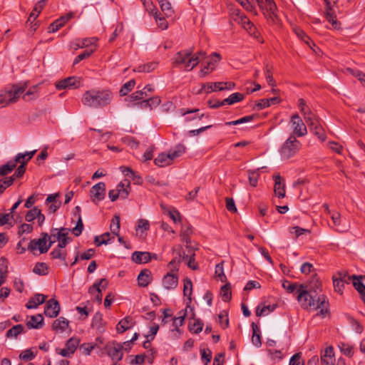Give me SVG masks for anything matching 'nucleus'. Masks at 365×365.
<instances>
[{
    "instance_id": "obj_29",
    "label": "nucleus",
    "mask_w": 365,
    "mask_h": 365,
    "mask_svg": "<svg viewBox=\"0 0 365 365\" xmlns=\"http://www.w3.org/2000/svg\"><path fill=\"white\" fill-rule=\"evenodd\" d=\"M69 230L67 228L61 227L60 232H58L57 240L58 241V247L59 248H64L68 242V235Z\"/></svg>"
},
{
    "instance_id": "obj_38",
    "label": "nucleus",
    "mask_w": 365,
    "mask_h": 365,
    "mask_svg": "<svg viewBox=\"0 0 365 365\" xmlns=\"http://www.w3.org/2000/svg\"><path fill=\"white\" fill-rule=\"evenodd\" d=\"M277 307V304H269L264 305L262 307L258 306L256 309V315L257 317H261L262 315H266L272 312H273Z\"/></svg>"
},
{
    "instance_id": "obj_20",
    "label": "nucleus",
    "mask_w": 365,
    "mask_h": 365,
    "mask_svg": "<svg viewBox=\"0 0 365 365\" xmlns=\"http://www.w3.org/2000/svg\"><path fill=\"white\" fill-rule=\"evenodd\" d=\"M335 358L334 350L331 346L327 347L324 354L321 356L322 365H334Z\"/></svg>"
},
{
    "instance_id": "obj_33",
    "label": "nucleus",
    "mask_w": 365,
    "mask_h": 365,
    "mask_svg": "<svg viewBox=\"0 0 365 365\" xmlns=\"http://www.w3.org/2000/svg\"><path fill=\"white\" fill-rule=\"evenodd\" d=\"M227 83L217 82V83H209L207 86L204 85L203 88L205 89L206 93H210L215 90L223 91L227 88L225 86Z\"/></svg>"
},
{
    "instance_id": "obj_14",
    "label": "nucleus",
    "mask_w": 365,
    "mask_h": 365,
    "mask_svg": "<svg viewBox=\"0 0 365 365\" xmlns=\"http://www.w3.org/2000/svg\"><path fill=\"white\" fill-rule=\"evenodd\" d=\"M96 38H77L71 44V48L75 50L86 48L96 43Z\"/></svg>"
},
{
    "instance_id": "obj_8",
    "label": "nucleus",
    "mask_w": 365,
    "mask_h": 365,
    "mask_svg": "<svg viewBox=\"0 0 365 365\" xmlns=\"http://www.w3.org/2000/svg\"><path fill=\"white\" fill-rule=\"evenodd\" d=\"M91 199L93 202L97 204L106 197V184L100 182L93 185L90 190Z\"/></svg>"
},
{
    "instance_id": "obj_48",
    "label": "nucleus",
    "mask_w": 365,
    "mask_h": 365,
    "mask_svg": "<svg viewBox=\"0 0 365 365\" xmlns=\"http://www.w3.org/2000/svg\"><path fill=\"white\" fill-rule=\"evenodd\" d=\"M38 86H34L28 89V91L23 95V98L25 101H31L38 97L37 95Z\"/></svg>"
},
{
    "instance_id": "obj_59",
    "label": "nucleus",
    "mask_w": 365,
    "mask_h": 365,
    "mask_svg": "<svg viewBox=\"0 0 365 365\" xmlns=\"http://www.w3.org/2000/svg\"><path fill=\"white\" fill-rule=\"evenodd\" d=\"M94 51H95V49H93V48L87 49V50L84 51L82 53L77 56L73 61V66L78 63L82 60L86 59L88 57H89L94 52Z\"/></svg>"
},
{
    "instance_id": "obj_51",
    "label": "nucleus",
    "mask_w": 365,
    "mask_h": 365,
    "mask_svg": "<svg viewBox=\"0 0 365 365\" xmlns=\"http://www.w3.org/2000/svg\"><path fill=\"white\" fill-rule=\"evenodd\" d=\"M16 168L15 162L9 161L6 164L0 167V175H6Z\"/></svg>"
},
{
    "instance_id": "obj_34",
    "label": "nucleus",
    "mask_w": 365,
    "mask_h": 365,
    "mask_svg": "<svg viewBox=\"0 0 365 365\" xmlns=\"http://www.w3.org/2000/svg\"><path fill=\"white\" fill-rule=\"evenodd\" d=\"M108 286V282L106 279H101L98 282H96L88 289L90 294H93L94 292L101 293L102 289H105Z\"/></svg>"
},
{
    "instance_id": "obj_50",
    "label": "nucleus",
    "mask_w": 365,
    "mask_h": 365,
    "mask_svg": "<svg viewBox=\"0 0 365 365\" xmlns=\"http://www.w3.org/2000/svg\"><path fill=\"white\" fill-rule=\"evenodd\" d=\"M192 292V281L186 278L184 279V287H183V294L185 297H187L189 300L191 301V294Z\"/></svg>"
},
{
    "instance_id": "obj_18",
    "label": "nucleus",
    "mask_w": 365,
    "mask_h": 365,
    "mask_svg": "<svg viewBox=\"0 0 365 365\" xmlns=\"http://www.w3.org/2000/svg\"><path fill=\"white\" fill-rule=\"evenodd\" d=\"M73 16L72 13L68 14L53 21L49 26V32L54 33L60 29L64 24L69 21Z\"/></svg>"
},
{
    "instance_id": "obj_35",
    "label": "nucleus",
    "mask_w": 365,
    "mask_h": 365,
    "mask_svg": "<svg viewBox=\"0 0 365 365\" xmlns=\"http://www.w3.org/2000/svg\"><path fill=\"white\" fill-rule=\"evenodd\" d=\"M295 33L297 35V36L302 39L303 41H304L315 53H317V51L314 48V47H316V45L310 39V38L307 36V34L304 32V31L301 29H295Z\"/></svg>"
},
{
    "instance_id": "obj_40",
    "label": "nucleus",
    "mask_w": 365,
    "mask_h": 365,
    "mask_svg": "<svg viewBox=\"0 0 365 365\" xmlns=\"http://www.w3.org/2000/svg\"><path fill=\"white\" fill-rule=\"evenodd\" d=\"M158 2L163 12L168 16L173 14V11L172 9L171 4L167 0H158Z\"/></svg>"
},
{
    "instance_id": "obj_57",
    "label": "nucleus",
    "mask_w": 365,
    "mask_h": 365,
    "mask_svg": "<svg viewBox=\"0 0 365 365\" xmlns=\"http://www.w3.org/2000/svg\"><path fill=\"white\" fill-rule=\"evenodd\" d=\"M143 6H145L146 11L151 14L152 16H154L155 14H157L158 11L155 8V6L153 5L151 0H141Z\"/></svg>"
},
{
    "instance_id": "obj_21",
    "label": "nucleus",
    "mask_w": 365,
    "mask_h": 365,
    "mask_svg": "<svg viewBox=\"0 0 365 365\" xmlns=\"http://www.w3.org/2000/svg\"><path fill=\"white\" fill-rule=\"evenodd\" d=\"M123 346L120 344H113L108 351V355L112 358L113 360L120 361L123 358Z\"/></svg>"
},
{
    "instance_id": "obj_17",
    "label": "nucleus",
    "mask_w": 365,
    "mask_h": 365,
    "mask_svg": "<svg viewBox=\"0 0 365 365\" xmlns=\"http://www.w3.org/2000/svg\"><path fill=\"white\" fill-rule=\"evenodd\" d=\"M178 284V278L176 275L168 273L163 279V287L166 289H173Z\"/></svg>"
},
{
    "instance_id": "obj_13",
    "label": "nucleus",
    "mask_w": 365,
    "mask_h": 365,
    "mask_svg": "<svg viewBox=\"0 0 365 365\" xmlns=\"http://www.w3.org/2000/svg\"><path fill=\"white\" fill-rule=\"evenodd\" d=\"M274 194L279 198L285 197V185L284 180L279 175H274Z\"/></svg>"
},
{
    "instance_id": "obj_10",
    "label": "nucleus",
    "mask_w": 365,
    "mask_h": 365,
    "mask_svg": "<svg viewBox=\"0 0 365 365\" xmlns=\"http://www.w3.org/2000/svg\"><path fill=\"white\" fill-rule=\"evenodd\" d=\"M80 86V81L75 76L66 78L63 80L59 81L56 83V88L58 90L61 89H71L78 88Z\"/></svg>"
},
{
    "instance_id": "obj_37",
    "label": "nucleus",
    "mask_w": 365,
    "mask_h": 365,
    "mask_svg": "<svg viewBox=\"0 0 365 365\" xmlns=\"http://www.w3.org/2000/svg\"><path fill=\"white\" fill-rule=\"evenodd\" d=\"M304 118L309 128L319 124L318 119L312 110L307 111L304 115Z\"/></svg>"
},
{
    "instance_id": "obj_60",
    "label": "nucleus",
    "mask_w": 365,
    "mask_h": 365,
    "mask_svg": "<svg viewBox=\"0 0 365 365\" xmlns=\"http://www.w3.org/2000/svg\"><path fill=\"white\" fill-rule=\"evenodd\" d=\"M252 329H253V334L252 337V344L257 346L259 347L261 346V339H260V335L257 333V331L258 330V327L253 323L252 324Z\"/></svg>"
},
{
    "instance_id": "obj_26",
    "label": "nucleus",
    "mask_w": 365,
    "mask_h": 365,
    "mask_svg": "<svg viewBox=\"0 0 365 365\" xmlns=\"http://www.w3.org/2000/svg\"><path fill=\"white\" fill-rule=\"evenodd\" d=\"M36 152V150H35L31 152H26L24 153H19L16 155L15 160L12 161L15 162L16 165L17 163H20L21 165H24L26 166V164L33 158Z\"/></svg>"
},
{
    "instance_id": "obj_30",
    "label": "nucleus",
    "mask_w": 365,
    "mask_h": 365,
    "mask_svg": "<svg viewBox=\"0 0 365 365\" xmlns=\"http://www.w3.org/2000/svg\"><path fill=\"white\" fill-rule=\"evenodd\" d=\"M351 277L354 287L361 294V299L365 302V285L361 282L360 279L361 277H358L356 275H352Z\"/></svg>"
},
{
    "instance_id": "obj_41",
    "label": "nucleus",
    "mask_w": 365,
    "mask_h": 365,
    "mask_svg": "<svg viewBox=\"0 0 365 365\" xmlns=\"http://www.w3.org/2000/svg\"><path fill=\"white\" fill-rule=\"evenodd\" d=\"M110 240V234L109 232H106L100 236H96L94 242L97 246H101L102 245L108 244Z\"/></svg>"
},
{
    "instance_id": "obj_52",
    "label": "nucleus",
    "mask_w": 365,
    "mask_h": 365,
    "mask_svg": "<svg viewBox=\"0 0 365 365\" xmlns=\"http://www.w3.org/2000/svg\"><path fill=\"white\" fill-rule=\"evenodd\" d=\"M221 296L222 297L223 301L228 302L231 299L232 294H231V288L229 284H226L221 288Z\"/></svg>"
},
{
    "instance_id": "obj_3",
    "label": "nucleus",
    "mask_w": 365,
    "mask_h": 365,
    "mask_svg": "<svg viewBox=\"0 0 365 365\" xmlns=\"http://www.w3.org/2000/svg\"><path fill=\"white\" fill-rule=\"evenodd\" d=\"M205 56V53L203 51L197 52L192 54L190 50H185L179 51L176 53L174 58L173 64L178 66L184 64L185 69L187 71H192L200 61L203 60Z\"/></svg>"
},
{
    "instance_id": "obj_47",
    "label": "nucleus",
    "mask_w": 365,
    "mask_h": 365,
    "mask_svg": "<svg viewBox=\"0 0 365 365\" xmlns=\"http://www.w3.org/2000/svg\"><path fill=\"white\" fill-rule=\"evenodd\" d=\"M135 81L133 79L130 80L121 87L119 93L121 96H126L135 87Z\"/></svg>"
},
{
    "instance_id": "obj_25",
    "label": "nucleus",
    "mask_w": 365,
    "mask_h": 365,
    "mask_svg": "<svg viewBox=\"0 0 365 365\" xmlns=\"http://www.w3.org/2000/svg\"><path fill=\"white\" fill-rule=\"evenodd\" d=\"M172 157L169 153H162L155 159L154 163L159 167H165L170 165L173 162Z\"/></svg>"
},
{
    "instance_id": "obj_7",
    "label": "nucleus",
    "mask_w": 365,
    "mask_h": 365,
    "mask_svg": "<svg viewBox=\"0 0 365 365\" xmlns=\"http://www.w3.org/2000/svg\"><path fill=\"white\" fill-rule=\"evenodd\" d=\"M290 124L293 131L292 135L294 136L302 137L307 135V127L298 114H294L291 117Z\"/></svg>"
},
{
    "instance_id": "obj_45",
    "label": "nucleus",
    "mask_w": 365,
    "mask_h": 365,
    "mask_svg": "<svg viewBox=\"0 0 365 365\" xmlns=\"http://www.w3.org/2000/svg\"><path fill=\"white\" fill-rule=\"evenodd\" d=\"M326 18L331 24L334 29L339 28V22L331 7L327 8Z\"/></svg>"
},
{
    "instance_id": "obj_12",
    "label": "nucleus",
    "mask_w": 365,
    "mask_h": 365,
    "mask_svg": "<svg viewBox=\"0 0 365 365\" xmlns=\"http://www.w3.org/2000/svg\"><path fill=\"white\" fill-rule=\"evenodd\" d=\"M258 4L259 9L262 11H265L269 14L270 17L275 15L277 10V6L273 0H255Z\"/></svg>"
},
{
    "instance_id": "obj_63",
    "label": "nucleus",
    "mask_w": 365,
    "mask_h": 365,
    "mask_svg": "<svg viewBox=\"0 0 365 365\" xmlns=\"http://www.w3.org/2000/svg\"><path fill=\"white\" fill-rule=\"evenodd\" d=\"M95 344L83 343L80 346L79 349L82 352V354L88 356L91 354V352L95 348Z\"/></svg>"
},
{
    "instance_id": "obj_46",
    "label": "nucleus",
    "mask_w": 365,
    "mask_h": 365,
    "mask_svg": "<svg viewBox=\"0 0 365 365\" xmlns=\"http://www.w3.org/2000/svg\"><path fill=\"white\" fill-rule=\"evenodd\" d=\"M48 267L44 262H38L34 267L33 272L39 275H46L48 274Z\"/></svg>"
},
{
    "instance_id": "obj_36",
    "label": "nucleus",
    "mask_w": 365,
    "mask_h": 365,
    "mask_svg": "<svg viewBox=\"0 0 365 365\" xmlns=\"http://www.w3.org/2000/svg\"><path fill=\"white\" fill-rule=\"evenodd\" d=\"M24 328L21 324L14 326L11 329H9L6 332L7 338H16L20 334L23 333Z\"/></svg>"
},
{
    "instance_id": "obj_27",
    "label": "nucleus",
    "mask_w": 365,
    "mask_h": 365,
    "mask_svg": "<svg viewBox=\"0 0 365 365\" xmlns=\"http://www.w3.org/2000/svg\"><path fill=\"white\" fill-rule=\"evenodd\" d=\"M133 325V319L130 317H126L118 322L116 326V330L118 333H123L130 329Z\"/></svg>"
},
{
    "instance_id": "obj_6",
    "label": "nucleus",
    "mask_w": 365,
    "mask_h": 365,
    "mask_svg": "<svg viewBox=\"0 0 365 365\" xmlns=\"http://www.w3.org/2000/svg\"><path fill=\"white\" fill-rule=\"evenodd\" d=\"M47 237H48V235L47 233H41V238L31 240L28 246V250L34 251L38 248L41 253L47 252L51 245L55 242V240H51V242L47 245V241H48Z\"/></svg>"
},
{
    "instance_id": "obj_53",
    "label": "nucleus",
    "mask_w": 365,
    "mask_h": 365,
    "mask_svg": "<svg viewBox=\"0 0 365 365\" xmlns=\"http://www.w3.org/2000/svg\"><path fill=\"white\" fill-rule=\"evenodd\" d=\"M310 130L313 131L314 134L322 141H324L326 140V135L320 124L310 128Z\"/></svg>"
},
{
    "instance_id": "obj_56",
    "label": "nucleus",
    "mask_w": 365,
    "mask_h": 365,
    "mask_svg": "<svg viewBox=\"0 0 365 365\" xmlns=\"http://www.w3.org/2000/svg\"><path fill=\"white\" fill-rule=\"evenodd\" d=\"M255 115H247V116L242 117V118H240L238 120H236L227 122L226 125H240V124H242V123H248V122L252 121L255 118Z\"/></svg>"
},
{
    "instance_id": "obj_19",
    "label": "nucleus",
    "mask_w": 365,
    "mask_h": 365,
    "mask_svg": "<svg viewBox=\"0 0 365 365\" xmlns=\"http://www.w3.org/2000/svg\"><path fill=\"white\" fill-rule=\"evenodd\" d=\"M241 24L250 35L253 36L256 39L260 41L262 43L263 42V41L259 39V34L257 32V28L247 17L245 16L242 18Z\"/></svg>"
},
{
    "instance_id": "obj_39",
    "label": "nucleus",
    "mask_w": 365,
    "mask_h": 365,
    "mask_svg": "<svg viewBox=\"0 0 365 365\" xmlns=\"http://www.w3.org/2000/svg\"><path fill=\"white\" fill-rule=\"evenodd\" d=\"M62 249L63 248H59L57 246V247L51 252L50 255L53 259H59L66 263V251L62 250Z\"/></svg>"
},
{
    "instance_id": "obj_16",
    "label": "nucleus",
    "mask_w": 365,
    "mask_h": 365,
    "mask_svg": "<svg viewBox=\"0 0 365 365\" xmlns=\"http://www.w3.org/2000/svg\"><path fill=\"white\" fill-rule=\"evenodd\" d=\"M115 189L117 192H119V197L125 200L128 198L130 192V182L128 180H125L118 183Z\"/></svg>"
},
{
    "instance_id": "obj_42",
    "label": "nucleus",
    "mask_w": 365,
    "mask_h": 365,
    "mask_svg": "<svg viewBox=\"0 0 365 365\" xmlns=\"http://www.w3.org/2000/svg\"><path fill=\"white\" fill-rule=\"evenodd\" d=\"M244 95L240 93H234L231 94L228 98L224 99V103L228 105H232L235 103L242 101Z\"/></svg>"
},
{
    "instance_id": "obj_62",
    "label": "nucleus",
    "mask_w": 365,
    "mask_h": 365,
    "mask_svg": "<svg viewBox=\"0 0 365 365\" xmlns=\"http://www.w3.org/2000/svg\"><path fill=\"white\" fill-rule=\"evenodd\" d=\"M39 214H40V210L37 207H35L33 209H31L27 212V213L26 214V216H25V219L27 222H31L34 219H36L38 215H39Z\"/></svg>"
},
{
    "instance_id": "obj_64",
    "label": "nucleus",
    "mask_w": 365,
    "mask_h": 365,
    "mask_svg": "<svg viewBox=\"0 0 365 365\" xmlns=\"http://www.w3.org/2000/svg\"><path fill=\"white\" fill-rule=\"evenodd\" d=\"M219 323L222 326V328L225 329L228 327L229 324V319L228 315L226 311L221 312L219 315Z\"/></svg>"
},
{
    "instance_id": "obj_43",
    "label": "nucleus",
    "mask_w": 365,
    "mask_h": 365,
    "mask_svg": "<svg viewBox=\"0 0 365 365\" xmlns=\"http://www.w3.org/2000/svg\"><path fill=\"white\" fill-rule=\"evenodd\" d=\"M185 316V313L180 312L178 317L173 318V325L174 327L173 331H176L180 333L179 327L183 324Z\"/></svg>"
},
{
    "instance_id": "obj_31",
    "label": "nucleus",
    "mask_w": 365,
    "mask_h": 365,
    "mask_svg": "<svg viewBox=\"0 0 365 365\" xmlns=\"http://www.w3.org/2000/svg\"><path fill=\"white\" fill-rule=\"evenodd\" d=\"M48 0H40L34 7L33 11L29 15L28 21H34L45 6Z\"/></svg>"
},
{
    "instance_id": "obj_2",
    "label": "nucleus",
    "mask_w": 365,
    "mask_h": 365,
    "mask_svg": "<svg viewBox=\"0 0 365 365\" xmlns=\"http://www.w3.org/2000/svg\"><path fill=\"white\" fill-rule=\"evenodd\" d=\"M297 300L302 308L307 309L312 308L313 309H320V314L324 315L327 312L328 302L327 297L324 295L318 297V299H314V296L310 294V292L305 289L303 284H300L298 289Z\"/></svg>"
},
{
    "instance_id": "obj_61",
    "label": "nucleus",
    "mask_w": 365,
    "mask_h": 365,
    "mask_svg": "<svg viewBox=\"0 0 365 365\" xmlns=\"http://www.w3.org/2000/svg\"><path fill=\"white\" fill-rule=\"evenodd\" d=\"M154 18L155 19L156 24L161 29L164 30L168 29V24L164 17L160 16V14L158 12L157 14H155Z\"/></svg>"
},
{
    "instance_id": "obj_5",
    "label": "nucleus",
    "mask_w": 365,
    "mask_h": 365,
    "mask_svg": "<svg viewBox=\"0 0 365 365\" xmlns=\"http://www.w3.org/2000/svg\"><path fill=\"white\" fill-rule=\"evenodd\" d=\"M301 148L300 142L293 135L285 140L279 149V153L282 160H288L295 155Z\"/></svg>"
},
{
    "instance_id": "obj_1",
    "label": "nucleus",
    "mask_w": 365,
    "mask_h": 365,
    "mask_svg": "<svg viewBox=\"0 0 365 365\" xmlns=\"http://www.w3.org/2000/svg\"><path fill=\"white\" fill-rule=\"evenodd\" d=\"M113 98V92L109 89H92L83 93L81 101L86 106L98 108L110 105Z\"/></svg>"
},
{
    "instance_id": "obj_22",
    "label": "nucleus",
    "mask_w": 365,
    "mask_h": 365,
    "mask_svg": "<svg viewBox=\"0 0 365 365\" xmlns=\"http://www.w3.org/2000/svg\"><path fill=\"white\" fill-rule=\"evenodd\" d=\"M132 259L138 264L147 263L151 260V253L148 252H134Z\"/></svg>"
},
{
    "instance_id": "obj_15",
    "label": "nucleus",
    "mask_w": 365,
    "mask_h": 365,
    "mask_svg": "<svg viewBox=\"0 0 365 365\" xmlns=\"http://www.w3.org/2000/svg\"><path fill=\"white\" fill-rule=\"evenodd\" d=\"M187 249L188 250V253L185 254L183 252L182 254L180 251L178 252V255H179L180 258H182V260L186 261L187 266L192 269H197V265L195 262V253L192 250L190 249L187 246Z\"/></svg>"
},
{
    "instance_id": "obj_44",
    "label": "nucleus",
    "mask_w": 365,
    "mask_h": 365,
    "mask_svg": "<svg viewBox=\"0 0 365 365\" xmlns=\"http://www.w3.org/2000/svg\"><path fill=\"white\" fill-rule=\"evenodd\" d=\"M147 96L146 91L143 90L138 91L136 92L133 93L130 96L126 98L125 100L126 101H129L130 103L143 99Z\"/></svg>"
},
{
    "instance_id": "obj_4",
    "label": "nucleus",
    "mask_w": 365,
    "mask_h": 365,
    "mask_svg": "<svg viewBox=\"0 0 365 365\" xmlns=\"http://www.w3.org/2000/svg\"><path fill=\"white\" fill-rule=\"evenodd\" d=\"M28 87V83L14 84L9 90L0 91V108L16 103Z\"/></svg>"
},
{
    "instance_id": "obj_11",
    "label": "nucleus",
    "mask_w": 365,
    "mask_h": 365,
    "mask_svg": "<svg viewBox=\"0 0 365 365\" xmlns=\"http://www.w3.org/2000/svg\"><path fill=\"white\" fill-rule=\"evenodd\" d=\"M59 312L60 305L58 301L53 299H49L45 306L44 314L46 316L53 318L57 317Z\"/></svg>"
},
{
    "instance_id": "obj_54",
    "label": "nucleus",
    "mask_w": 365,
    "mask_h": 365,
    "mask_svg": "<svg viewBox=\"0 0 365 365\" xmlns=\"http://www.w3.org/2000/svg\"><path fill=\"white\" fill-rule=\"evenodd\" d=\"M110 229L111 233L113 235L118 236L120 230V217L118 216H115V217L112 220L111 224L110 225Z\"/></svg>"
},
{
    "instance_id": "obj_23",
    "label": "nucleus",
    "mask_w": 365,
    "mask_h": 365,
    "mask_svg": "<svg viewBox=\"0 0 365 365\" xmlns=\"http://www.w3.org/2000/svg\"><path fill=\"white\" fill-rule=\"evenodd\" d=\"M43 317L42 314L31 316L29 321L26 322L29 329H41L43 326Z\"/></svg>"
},
{
    "instance_id": "obj_9",
    "label": "nucleus",
    "mask_w": 365,
    "mask_h": 365,
    "mask_svg": "<svg viewBox=\"0 0 365 365\" xmlns=\"http://www.w3.org/2000/svg\"><path fill=\"white\" fill-rule=\"evenodd\" d=\"M221 56L218 53H214L211 55L210 61L207 62V65L205 66L200 71V76L203 78L210 72L212 71L217 63L220 61Z\"/></svg>"
},
{
    "instance_id": "obj_32",
    "label": "nucleus",
    "mask_w": 365,
    "mask_h": 365,
    "mask_svg": "<svg viewBox=\"0 0 365 365\" xmlns=\"http://www.w3.org/2000/svg\"><path fill=\"white\" fill-rule=\"evenodd\" d=\"M91 327L100 332H102L103 329V316L100 312H97L93 317Z\"/></svg>"
},
{
    "instance_id": "obj_55",
    "label": "nucleus",
    "mask_w": 365,
    "mask_h": 365,
    "mask_svg": "<svg viewBox=\"0 0 365 365\" xmlns=\"http://www.w3.org/2000/svg\"><path fill=\"white\" fill-rule=\"evenodd\" d=\"M336 279L338 281H341L344 283L349 284L352 279L351 276H349L346 272H338L333 276L332 279Z\"/></svg>"
},
{
    "instance_id": "obj_24",
    "label": "nucleus",
    "mask_w": 365,
    "mask_h": 365,
    "mask_svg": "<svg viewBox=\"0 0 365 365\" xmlns=\"http://www.w3.org/2000/svg\"><path fill=\"white\" fill-rule=\"evenodd\" d=\"M152 280L151 272L148 269L142 270L138 276V284L140 287H147Z\"/></svg>"
},
{
    "instance_id": "obj_49",
    "label": "nucleus",
    "mask_w": 365,
    "mask_h": 365,
    "mask_svg": "<svg viewBox=\"0 0 365 365\" xmlns=\"http://www.w3.org/2000/svg\"><path fill=\"white\" fill-rule=\"evenodd\" d=\"M185 150L186 148L184 145L179 144L176 145L174 149L170 152L173 160L178 157H180L185 152Z\"/></svg>"
},
{
    "instance_id": "obj_58",
    "label": "nucleus",
    "mask_w": 365,
    "mask_h": 365,
    "mask_svg": "<svg viewBox=\"0 0 365 365\" xmlns=\"http://www.w3.org/2000/svg\"><path fill=\"white\" fill-rule=\"evenodd\" d=\"M14 182V176L0 179V195Z\"/></svg>"
},
{
    "instance_id": "obj_28",
    "label": "nucleus",
    "mask_w": 365,
    "mask_h": 365,
    "mask_svg": "<svg viewBox=\"0 0 365 365\" xmlns=\"http://www.w3.org/2000/svg\"><path fill=\"white\" fill-rule=\"evenodd\" d=\"M69 322L64 317H60L56 319L52 325V328L56 332H63L68 327Z\"/></svg>"
}]
</instances>
